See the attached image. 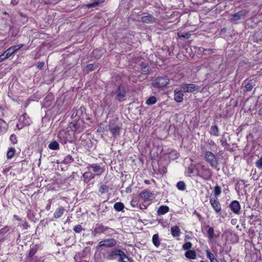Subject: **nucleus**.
Segmentation results:
<instances>
[{"mask_svg":"<svg viewBox=\"0 0 262 262\" xmlns=\"http://www.w3.org/2000/svg\"><path fill=\"white\" fill-rule=\"evenodd\" d=\"M205 159L213 168L216 167L217 161L215 155L210 151H206L205 155Z\"/></svg>","mask_w":262,"mask_h":262,"instance_id":"obj_1","label":"nucleus"},{"mask_svg":"<svg viewBox=\"0 0 262 262\" xmlns=\"http://www.w3.org/2000/svg\"><path fill=\"white\" fill-rule=\"evenodd\" d=\"M169 82V79L165 77H160L158 78L156 81L152 83V86L160 88L166 86Z\"/></svg>","mask_w":262,"mask_h":262,"instance_id":"obj_2","label":"nucleus"},{"mask_svg":"<svg viewBox=\"0 0 262 262\" xmlns=\"http://www.w3.org/2000/svg\"><path fill=\"white\" fill-rule=\"evenodd\" d=\"M182 91L184 93H192L199 89V87L194 84L182 83L180 85Z\"/></svg>","mask_w":262,"mask_h":262,"instance_id":"obj_3","label":"nucleus"},{"mask_svg":"<svg viewBox=\"0 0 262 262\" xmlns=\"http://www.w3.org/2000/svg\"><path fill=\"white\" fill-rule=\"evenodd\" d=\"M116 245V241L114 239H107L100 242L98 244V247L102 246L106 247H113Z\"/></svg>","mask_w":262,"mask_h":262,"instance_id":"obj_4","label":"nucleus"},{"mask_svg":"<svg viewBox=\"0 0 262 262\" xmlns=\"http://www.w3.org/2000/svg\"><path fill=\"white\" fill-rule=\"evenodd\" d=\"M24 46L23 44H20L17 46H13L8 49L5 53L7 54V56L9 58L12 54L20 49Z\"/></svg>","mask_w":262,"mask_h":262,"instance_id":"obj_5","label":"nucleus"},{"mask_svg":"<svg viewBox=\"0 0 262 262\" xmlns=\"http://www.w3.org/2000/svg\"><path fill=\"white\" fill-rule=\"evenodd\" d=\"M210 202L216 213H219L221 210V205L216 198H210Z\"/></svg>","mask_w":262,"mask_h":262,"instance_id":"obj_6","label":"nucleus"},{"mask_svg":"<svg viewBox=\"0 0 262 262\" xmlns=\"http://www.w3.org/2000/svg\"><path fill=\"white\" fill-rule=\"evenodd\" d=\"M108 129L111 131L114 138H116L120 134V127L118 125H114L113 124H110Z\"/></svg>","mask_w":262,"mask_h":262,"instance_id":"obj_7","label":"nucleus"},{"mask_svg":"<svg viewBox=\"0 0 262 262\" xmlns=\"http://www.w3.org/2000/svg\"><path fill=\"white\" fill-rule=\"evenodd\" d=\"M120 252H122V250L120 249H114L108 253L106 256V258L109 260L114 259L116 258V256L120 254Z\"/></svg>","mask_w":262,"mask_h":262,"instance_id":"obj_8","label":"nucleus"},{"mask_svg":"<svg viewBox=\"0 0 262 262\" xmlns=\"http://www.w3.org/2000/svg\"><path fill=\"white\" fill-rule=\"evenodd\" d=\"M126 93L125 89L122 86H119L116 91V99L119 101H121V99L125 96Z\"/></svg>","mask_w":262,"mask_h":262,"instance_id":"obj_9","label":"nucleus"},{"mask_svg":"<svg viewBox=\"0 0 262 262\" xmlns=\"http://www.w3.org/2000/svg\"><path fill=\"white\" fill-rule=\"evenodd\" d=\"M247 13V12L246 10H242L237 12V13L233 15L232 20L236 21L240 19L244 18Z\"/></svg>","mask_w":262,"mask_h":262,"instance_id":"obj_10","label":"nucleus"},{"mask_svg":"<svg viewBox=\"0 0 262 262\" xmlns=\"http://www.w3.org/2000/svg\"><path fill=\"white\" fill-rule=\"evenodd\" d=\"M230 208L234 213H238L241 209V206L238 201H234L230 204Z\"/></svg>","mask_w":262,"mask_h":262,"instance_id":"obj_11","label":"nucleus"},{"mask_svg":"<svg viewBox=\"0 0 262 262\" xmlns=\"http://www.w3.org/2000/svg\"><path fill=\"white\" fill-rule=\"evenodd\" d=\"M95 174H94L89 171L84 172L82 174L84 182L85 183H88L91 180L95 178Z\"/></svg>","mask_w":262,"mask_h":262,"instance_id":"obj_12","label":"nucleus"},{"mask_svg":"<svg viewBox=\"0 0 262 262\" xmlns=\"http://www.w3.org/2000/svg\"><path fill=\"white\" fill-rule=\"evenodd\" d=\"M90 168H92L93 171L96 172V174L98 176L100 175L103 172L102 168L100 167V166L97 164H91L87 168L88 169V170H89Z\"/></svg>","mask_w":262,"mask_h":262,"instance_id":"obj_13","label":"nucleus"},{"mask_svg":"<svg viewBox=\"0 0 262 262\" xmlns=\"http://www.w3.org/2000/svg\"><path fill=\"white\" fill-rule=\"evenodd\" d=\"M141 20L144 23H154L156 21L157 19L155 18L151 15H147L146 16H142L141 17Z\"/></svg>","mask_w":262,"mask_h":262,"instance_id":"obj_14","label":"nucleus"},{"mask_svg":"<svg viewBox=\"0 0 262 262\" xmlns=\"http://www.w3.org/2000/svg\"><path fill=\"white\" fill-rule=\"evenodd\" d=\"M181 90H175L174 91V100L178 102H181L183 100L184 95Z\"/></svg>","mask_w":262,"mask_h":262,"instance_id":"obj_15","label":"nucleus"},{"mask_svg":"<svg viewBox=\"0 0 262 262\" xmlns=\"http://www.w3.org/2000/svg\"><path fill=\"white\" fill-rule=\"evenodd\" d=\"M171 234L174 237L180 236L181 232L180 229L177 226H172L170 229Z\"/></svg>","mask_w":262,"mask_h":262,"instance_id":"obj_16","label":"nucleus"},{"mask_svg":"<svg viewBox=\"0 0 262 262\" xmlns=\"http://www.w3.org/2000/svg\"><path fill=\"white\" fill-rule=\"evenodd\" d=\"M169 211V207L167 206H161L157 210V214L159 215H163L168 212Z\"/></svg>","mask_w":262,"mask_h":262,"instance_id":"obj_17","label":"nucleus"},{"mask_svg":"<svg viewBox=\"0 0 262 262\" xmlns=\"http://www.w3.org/2000/svg\"><path fill=\"white\" fill-rule=\"evenodd\" d=\"M65 209L63 207H60L57 209L54 213V216L56 219L59 218L63 214Z\"/></svg>","mask_w":262,"mask_h":262,"instance_id":"obj_18","label":"nucleus"},{"mask_svg":"<svg viewBox=\"0 0 262 262\" xmlns=\"http://www.w3.org/2000/svg\"><path fill=\"white\" fill-rule=\"evenodd\" d=\"M226 135H227V133H224L222 136V138L220 140V141L221 142L222 146L225 148V149L228 150V146H229V144L228 143L227 140L225 137Z\"/></svg>","mask_w":262,"mask_h":262,"instance_id":"obj_19","label":"nucleus"},{"mask_svg":"<svg viewBox=\"0 0 262 262\" xmlns=\"http://www.w3.org/2000/svg\"><path fill=\"white\" fill-rule=\"evenodd\" d=\"M185 256L190 259H194L196 257V253L194 251L188 250L185 254Z\"/></svg>","mask_w":262,"mask_h":262,"instance_id":"obj_20","label":"nucleus"},{"mask_svg":"<svg viewBox=\"0 0 262 262\" xmlns=\"http://www.w3.org/2000/svg\"><path fill=\"white\" fill-rule=\"evenodd\" d=\"M152 193L150 191L145 190L140 193V196L141 198L148 199L151 197Z\"/></svg>","mask_w":262,"mask_h":262,"instance_id":"obj_21","label":"nucleus"},{"mask_svg":"<svg viewBox=\"0 0 262 262\" xmlns=\"http://www.w3.org/2000/svg\"><path fill=\"white\" fill-rule=\"evenodd\" d=\"M7 123L2 119H0V134L4 133L7 129Z\"/></svg>","mask_w":262,"mask_h":262,"instance_id":"obj_22","label":"nucleus"},{"mask_svg":"<svg viewBox=\"0 0 262 262\" xmlns=\"http://www.w3.org/2000/svg\"><path fill=\"white\" fill-rule=\"evenodd\" d=\"M152 241L154 245L156 247H158L160 245V240L158 234H155L153 235Z\"/></svg>","mask_w":262,"mask_h":262,"instance_id":"obj_23","label":"nucleus"},{"mask_svg":"<svg viewBox=\"0 0 262 262\" xmlns=\"http://www.w3.org/2000/svg\"><path fill=\"white\" fill-rule=\"evenodd\" d=\"M49 148L52 150H57L59 149V144L56 141H53L49 145Z\"/></svg>","mask_w":262,"mask_h":262,"instance_id":"obj_24","label":"nucleus"},{"mask_svg":"<svg viewBox=\"0 0 262 262\" xmlns=\"http://www.w3.org/2000/svg\"><path fill=\"white\" fill-rule=\"evenodd\" d=\"M114 207L116 210L120 211L123 209L124 206L122 203L117 202L114 204Z\"/></svg>","mask_w":262,"mask_h":262,"instance_id":"obj_25","label":"nucleus"},{"mask_svg":"<svg viewBox=\"0 0 262 262\" xmlns=\"http://www.w3.org/2000/svg\"><path fill=\"white\" fill-rule=\"evenodd\" d=\"M219 133V129L218 127L216 125H214L211 127V131H210L211 134H212L214 136H218Z\"/></svg>","mask_w":262,"mask_h":262,"instance_id":"obj_26","label":"nucleus"},{"mask_svg":"<svg viewBox=\"0 0 262 262\" xmlns=\"http://www.w3.org/2000/svg\"><path fill=\"white\" fill-rule=\"evenodd\" d=\"M156 102V98L154 96H151L147 99L146 103L148 105H152L155 104Z\"/></svg>","mask_w":262,"mask_h":262,"instance_id":"obj_27","label":"nucleus"},{"mask_svg":"<svg viewBox=\"0 0 262 262\" xmlns=\"http://www.w3.org/2000/svg\"><path fill=\"white\" fill-rule=\"evenodd\" d=\"M118 256H119V258L118 259L119 262H123V260H128V257L123 251H122V252H120V254L118 255Z\"/></svg>","mask_w":262,"mask_h":262,"instance_id":"obj_28","label":"nucleus"},{"mask_svg":"<svg viewBox=\"0 0 262 262\" xmlns=\"http://www.w3.org/2000/svg\"><path fill=\"white\" fill-rule=\"evenodd\" d=\"M177 187L178 188V189L180 190H184L186 188V185L183 181H180L178 182L177 184Z\"/></svg>","mask_w":262,"mask_h":262,"instance_id":"obj_29","label":"nucleus"},{"mask_svg":"<svg viewBox=\"0 0 262 262\" xmlns=\"http://www.w3.org/2000/svg\"><path fill=\"white\" fill-rule=\"evenodd\" d=\"M15 152V150L13 148H11L9 149V150L8 151L7 153V156L8 159H10L12 158L14 155V153Z\"/></svg>","mask_w":262,"mask_h":262,"instance_id":"obj_30","label":"nucleus"},{"mask_svg":"<svg viewBox=\"0 0 262 262\" xmlns=\"http://www.w3.org/2000/svg\"><path fill=\"white\" fill-rule=\"evenodd\" d=\"M178 35L179 38H185V39H188L190 37L191 34L188 32L185 33H178Z\"/></svg>","mask_w":262,"mask_h":262,"instance_id":"obj_31","label":"nucleus"},{"mask_svg":"<svg viewBox=\"0 0 262 262\" xmlns=\"http://www.w3.org/2000/svg\"><path fill=\"white\" fill-rule=\"evenodd\" d=\"M207 233L210 239H212L214 237V229L213 227H209L208 231Z\"/></svg>","mask_w":262,"mask_h":262,"instance_id":"obj_32","label":"nucleus"},{"mask_svg":"<svg viewBox=\"0 0 262 262\" xmlns=\"http://www.w3.org/2000/svg\"><path fill=\"white\" fill-rule=\"evenodd\" d=\"M206 254L207 257L209 259L210 262L212 261V260H215V259L216 258L214 257V255L212 253L210 252L208 250H207Z\"/></svg>","mask_w":262,"mask_h":262,"instance_id":"obj_33","label":"nucleus"},{"mask_svg":"<svg viewBox=\"0 0 262 262\" xmlns=\"http://www.w3.org/2000/svg\"><path fill=\"white\" fill-rule=\"evenodd\" d=\"M214 194L215 196H217L219 195L221 192V187L219 186L216 185L214 187Z\"/></svg>","mask_w":262,"mask_h":262,"instance_id":"obj_34","label":"nucleus"},{"mask_svg":"<svg viewBox=\"0 0 262 262\" xmlns=\"http://www.w3.org/2000/svg\"><path fill=\"white\" fill-rule=\"evenodd\" d=\"M73 161V159L71 156L68 155L66 156L64 159L63 162L64 163L68 164L72 162Z\"/></svg>","mask_w":262,"mask_h":262,"instance_id":"obj_35","label":"nucleus"},{"mask_svg":"<svg viewBox=\"0 0 262 262\" xmlns=\"http://www.w3.org/2000/svg\"><path fill=\"white\" fill-rule=\"evenodd\" d=\"M99 191L102 193H106L108 191V187L105 185H101L99 189Z\"/></svg>","mask_w":262,"mask_h":262,"instance_id":"obj_36","label":"nucleus"},{"mask_svg":"<svg viewBox=\"0 0 262 262\" xmlns=\"http://www.w3.org/2000/svg\"><path fill=\"white\" fill-rule=\"evenodd\" d=\"M191 247H192L191 243L190 242H187L183 245V248L184 250L188 251L189 249H190L191 248Z\"/></svg>","mask_w":262,"mask_h":262,"instance_id":"obj_37","label":"nucleus"},{"mask_svg":"<svg viewBox=\"0 0 262 262\" xmlns=\"http://www.w3.org/2000/svg\"><path fill=\"white\" fill-rule=\"evenodd\" d=\"M256 166L258 168H262V157H261L255 163Z\"/></svg>","mask_w":262,"mask_h":262,"instance_id":"obj_38","label":"nucleus"},{"mask_svg":"<svg viewBox=\"0 0 262 262\" xmlns=\"http://www.w3.org/2000/svg\"><path fill=\"white\" fill-rule=\"evenodd\" d=\"M82 228L81 226L79 225L76 226L74 228V231L75 232L79 233L82 231Z\"/></svg>","mask_w":262,"mask_h":262,"instance_id":"obj_39","label":"nucleus"},{"mask_svg":"<svg viewBox=\"0 0 262 262\" xmlns=\"http://www.w3.org/2000/svg\"><path fill=\"white\" fill-rule=\"evenodd\" d=\"M96 230H98L99 231H103L104 230V227L102 225L97 224L96 225L95 231Z\"/></svg>","mask_w":262,"mask_h":262,"instance_id":"obj_40","label":"nucleus"},{"mask_svg":"<svg viewBox=\"0 0 262 262\" xmlns=\"http://www.w3.org/2000/svg\"><path fill=\"white\" fill-rule=\"evenodd\" d=\"M8 58V57L7 56V54L6 53H4L0 55V62H2L4 60Z\"/></svg>","mask_w":262,"mask_h":262,"instance_id":"obj_41","label":"nucleus"},{"mask_svg":"<svg viewBox=\"0 0 262 262\" xmlns=\"http://www.w3.org/2000/svg\"><path fill=\"white\" fill-rule=\"evenodd\" d=\"M10 139L13 143H16L17 142L16 137L14 134L11 135Z\"/></svg>","mask_w":262,"mask_h":262,"instance_id":"obj_42","label":"nucleus"},{"mask_svg":"<svg viewBox=\"0 0 262 262\" xmlns=\"http://www.w3.org/2000/svg\"><path fill=\"white\" fill-rule=\"evenodd\" d=\"M36 248H31V249H30V252H29V255L30 257H32L33 256L34 254L36 253Z\"/></svg>","mask_w":262,"mask_h":262,"instance_id":"obj_43","label":"nucleus"},{"mask_svg":"<svg viewBox=\"0 0 262 262\" xmlns=\"http://www.w3.org/2000/svg\"><path fill=\"white\" fill-rule=\"evenodd\" d=\"M252 87L253 86L251 83H247L245 86V89L247 91H250L252 89Z\"/></svg>","mask_w":262,"mask_h":262,"instance_id":"obj_44","label":"nucleus"},{"mask_svg":"<svg viewBox=\"0 0 262 262\" xmlns=\"http://www.w3.org/2000/svg\"><path fill=\"white\" fill-rule=\"evenodd\" d=\"M99 4V2H94L91 4L88 5V7L92 8L97 6Z\"/></svg>","mask_w":262,"mask_h":262,"instance_id":"obj_45","label":"nucleus"},{"mask_svg":"<svg viewBox=\"0 0 262 262\" xmlns=\"http://www.w3.org/2000/svg\"><path fill=\"white\" fill-rule=\"evenodd\" d=\"M44 66V62H39L37 63V68L39 69H41Z\"/></svg>","mask_w":262,"mask_h":262,"instance_id":"obj_46","label":"nucleus"},{"mask_svg":"<svg viewBox=\"0 0 262 262\" xmlns=\"http://www.w3.org/2000/svg\"><path fill=\"white\" fill-rule=\"evenodd\" d=\"M9 230V228L8 227H5V228L2 229L0 231L2 233H5V232L8 231Z\"/></svg>","mask_w":262,"mask_h":262,"instance_id":"obj_47","label":"nucleus"},{"mask_svg":"<svg viewBox=\"0 0 262 262\" xmlns=\"http://www.w3.org/2000/svg\"><path fill=\"white\" fill-rule=\"evenodd\" d=\"M149 70V67L147 66H143L142 67V70L143 71V72H147Z\"/></svg>","mask_w":262,"mask_h":262,"instance_id":"obj_48","label":"nucleus"},{"mask_svg":"<svg viewBox=\"0 0 262 262\" xmlns=\"http://www.w3.org/2000/svg\"><path fill=\"white\" fill-rule=\"evenodd\" d=\"M101 124H100V125L97 129L98 132H103L105 130V128L104 127H102L101 126Z\"/></svg>","mask_w":262,"mask_h":262,"instance_id":"obj_49","label":"nucleus"},{"mask_svg":"<svg viewBox=\"0 0 262 262\" xmlns=\"http://www.w3.org/2000/svg\"><path fill=\"white\" fill-rule=\"evenodd\" d=\"M204 51H205V53H205V54H211V53L212 52V50H210V49H205V50H204Z\"/></svg>","mask_w":262,"mask_h":262,"instance_id":"obj_50","label":"nucleus"},{"mask_svg":"<svg viewBox=\"0 0 262 262\" xmlns=\"http://www.w3.org/2000/svg\"><path fill=\"white\" fill-rule=\"evenodd\" d=\"M93 67L94 66L93 64H89L87 66V68L90 69V70H92Z\"/></svg>","mask_w":262,"mask_h":262,"instance_id":"obj_51","label":"nucleus"},{"mask_svg":"<svg viewBox=\"0 0 262 262\" xmlns=\"http://www.w3.org/2000/svg\"><path fill=\"white\" fill-rule=\"evenodd\" d=\"M50 206H51V203H50L46 207V209L47 210H49L50 209Z\"/></svg>","mask_w":262,"mask_h":262,"instance_id":"obj_52","label":"nucleus"},{"mask_svg":"<svg viewBox=\"0 0 262 262\" xmlns=\"http://www.w3.org/2000/svg\"><path fill=\"white\" fill-rule=\"evenodd\" d=\"M188 172L189 173H192L193 172V169L191 168H189L188 169Z\"/></svg>","mask_w":262,"mask_h":262,"instance_id":"obj_53","label":"nucleus"},{"mask_svg":"<svg viewBox=\"0 0 262 262\" xmlns=\"http://www.w3.org/2000/svg\"><path fill=\"white\" fill-rule=\"evenodd\" d=\"M123 262H131L130 261V259L128 257V260L126 259V260H123Z\"/></svg>","mask_w":262,"mask_h":262,"instance_id":"obj_54","label":"nucleus"},{"mask_svg":"<svg viewBox=\"0 0 262 262\" xmlns=\"http://www.w3.org/2000/svg\"><path fill=\"white\" fill-rule=\"evenodd\" d=\"M4 43L3 41H0V47H2L3 46H4Z\"/></svg>","mask_w":262,"mask_h":262,"instance_id":"obj_55","label":"nucleus"},{"mask_svg":"<svg viewBox=\"0 0 262 262\" xmlns=\"http://www.w3.org/2000/svg\"><path fill=\"white\" fill-rule=\"evenodd\" d=\"M214 142L213 141H210V142H209V144L210 145H214Z\"/></svg>","mask_w":262,"mask_h":262,"instance_id":"obj_56","label":"nucleus"},{"mask_svg":"<svg viewBox=\"0 0 262 262\" xmlns=\"http://www.w3.org/2000/svg\"><path fill=\"white\" fill-rule=\"evenodd\" d=\"M14 217H15L17 220H20L18 218V217H17V215H14Z\"/></svg>","mask_w":262,"mask_h":262,"instance_id":"obj_57","label":"nucleus"},{"mask_svg":"<svg viewBox=\"0 0 262 262\" xmlns=\"http://www.w3.org/2000/svg\"><path fill=\"white\" fill-rule=\"evenodd\" d=\"M211 262H219V261H218V260H217L216 258H215V260H212V261H211Z\"/></svg>","mask_w":262,"mask_h":262,"instance_id":"obj_58","label":"nucleus"},{"mask_svg":"<svg viewBox=\"0 0 262 262\" xmlns=\"http://www.w3.org/2000/svg\"><path fill=\"white\" fill-rule=\"evenodd\" d=\"M41 156L40 155V158L39 159V164H40V159H41Z\"/></svg>","mask_w":262,"mask_h":262,"instance_id":"obj_59","label":"nucleus"},{"mask_svg":"<svg viewBox=\"0 0 262 262\" xmlns=\"http://www.w3.org/2000/svg\"><path fill=\"white\" fill-rule=\"evenodd\" d=\"M200 262H205V261H204L203 260H201Z\"/></svg>","mask_w":262,"mask_h":262,"instance_id":"obj_60","label":"nucleus"}]
</instances>
